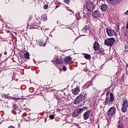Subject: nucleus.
Masks as SVG:
<instances>
[{"mask_svg": "<svg viewBox=\"0 0 128 128\" xmlns=\"http://www.w3.org/2000/svg\"><path fill=\"white\" fill-rule=\"evenodd\" d=\"M110 97L106 98V100L104 102L105 106H110V102H112L114 100V96L112 92L110 93Z\"/></svg>", "mask_w": 128, "mask_h": 128, "instance_id": "obj_2", "label": "nucleus"}, {"mask_svg": "<svg viewBox=\"0 0 128 128\" xmlns=\"http://www.w3.org/2000/svg\"><path fill=\"white\" fill-rule=\"evenodd\" d=\"M10 100H20V98H16V97L11 96V98H10Z\"/></svg>", "mask_w": 128, "mask_h": 128, "instance_id": "obj_26", "label": "nucleus"}, {"mask_svg": "<svg viewBox=\"0 0 128 128\" xmlns=\"http://www.w3.org/2000/svg\"><path fill=\"white\" fill-rule=\"evenodd\" d=\"M78 97L80 99L82 102V100H84L86 99V92H82L78 96Z\"/></svg>", "mask_w": 128, "mask_h": 128, "instance_id": "obj_12", "label": "nucleus"}, {"mask_svg": "<svg viewBox=\"0 0 128 128\" xmlns=\"http://www.w3.org/2000/svg\"><path fill=\"white\" fill-rule=\"evenodd\" d=\"M70 91H68V90H66L64 95L66 96H70Z\"/></svg>", "mask_w": 128, "mask_h": 128, "instance_id": "obj_22", "label": "nucleus"}, {"mask_svg": "<svg viewBox=\"0 0 128 128\" xmlns=\"http://www.w3.org/2000/svg\"><path fill=\"white\" fill-rule=\"evenodd\" d=\"M92 16L93 18H98L100 16V12H98V10L93 12Z\"/></svg>", "mask_w": 128, "mask_h": 128, "instance_id": "obj_13", "label": "nucleus"}, {"mask_svg": "<svg viewBox=\"0 0 128 128\" xmlns=\"http://www.w3.org/2000/svg\"><path fill=\"white\" fill-rule=\"evenodd\" d=\"M45 32H46V30H44Z\"/></svg>", "mask_w": 128, "mask_h": 128, "instance_id": "obj_37", "label": "nucleus"}, {"mask_svg": "<svg viewBox=\"0 0 128 128\" xmlns=\"http://www.w3.org/2000/svg\"><path fill=\"white\" fill-rule=\"evenodd\" d=\"M84 58H85L86 60H90L92 58V56H90V54H84Z\"/></svg>", "mask_w": 128, "mask_h": 128, "instance_id": "obj_19", "label": "nucleus"}, {"mask_svg": "<svg viewBox=\"0 0 128 128\" xmlns=\"http://www.w3.org/2000/svg\"><path fill=\"white\" fill-rule=\"evenodd\" d=\"M65 64H70L72 62V58L70 56H66L64 59Z\"/></svg>", "mask_w": 128, "mask_h": 128, "instance_id": "obj_17", "label": "nucleus"}, {"mask_svg": "<svg viewBox=\"0 0 128 128\" xmlns=\"http://www.w3.org/2000/svg\"><path fill=\"white\" fill-rule=\"evenodd\" d=\"M8 128H14V126H10L8 127Z\"/></svg>", "mask_w": 128, "mask_h": 128, "instance_id": "obj_32", "label": "nucleus"}, {"mask_svg": "<svg viewBox=\"0 0 128 128\" xmlns=\"http://www.w3.org/2000/svg\"><path fill=\"white\" fill-rule=\"evenodd\" d=\"M128 108V100H125L123 102L122 105V112H126Z\"/></svg>", "mask_w": 128, "mask_h": 128, "instance_id": "obj_6", "label": "nucleus"}, {"mask_svg": "<svg viewBox=\"0 0 128 128\" xmlns=\"http://www.w3.org/2000/svg\"><path fill=\"white\" fill-rule=\"evenodd\" d=\"M124 14L126 16H128V10L126 12H124Z\"/></svg>", "mask_w": 128, "mask_h": 128, "instance_id": "obj_31", "label": "nucleus"}, {"mask_svg": "<svg viewBox=\"0 0 128 128\" xmlns=\"http://www.w3.org/2000/svg\"><path fill=\"white\" fill-rule=\"evenodd\" d=\"M82 102V101L78 96H77L74 100V104H80V102Z\"/></svg>", "mask_w": 128, "mask_h": 128, "instance_id": "obj_16", "label": "nucleus"}, {"mask_svg": "<svg viewBox=\"0 0 128 128\" xmlns=\"http://www.w3.org/2000/svg\"><path fill=\"white\" fill-rule=\"evenodd\" d=\"M48 8V4H45L43 7L44 10H46Z\"/></svg>", "mask_w": 128, "mask_h": 128, "instance_id": "obj_29", "label": "nucleus"}, {"mask_svg": "<svg viewBox=\"0 0 128 128\" xmlns=\"http://www.w3.org/2000/svg\"><path fill=\"white\" fill-rule=\"evenodd\" d=\"M54 64H57L56 66L60 70V72L64 70V65H62V60L60 58H56L54 61H53Z\"/></svg>", "mask_w": 128, "mask_h": 128, "instance_id": "obj_1", "label": "nucleus"}, {"mask_svg": "<svg viewBox=\"0 0 128 128\" xmlns=\"http://www.w3.org/2000/svg\"><path fill=\"white\" fill-rule=\"evenodd\" d=\"M46 30H48V28H46Z\"/></svg>", "mask_w": 128, "mask_h": 128, "instance_id": "obj_35", "label": "nucleus"}, {"mask_svg": "<svg viewBox=\"0 0 128 128\" xmlns=\"http://www.w3.org/2000/svg\"><path fill=\"white\" fill-rule=\"evenodd\" d=\"M116 0H106L110 4H114V2H116Z\"/></svg>", "mask_w": 128, "mask_h": 128, "instance_id": "obj_25", "label": "nucleus"}, {"mask_svg": "<svg viewBox=\"0 0 128 128\" xmlns=\"http://www.w3.org/2000/svg\"><path fill=\"white\" fill-rule=\"evenodd\" d=\"M116 42V40L114 38H108L104 40V44L107 46H112L114 42Z\"/></svg>", "mask_w": 128, "mask_h": 128, "instance_id": "obj_3", "label": "nucleus"}, {"mask_svg": "<svg viewBox=\"0 0 128 128\" xmlns=\"http://www.w3.org/2000/svg\"><path fill=\"white\" fill-rule=\"evenodd\" d=\"M100 44L98 42H95L94 43V45L93 46V48L95 52H96V50H100Z\"/></svg>", "mask_w": 128, "mask_h": 128, "instance_id": "obj_11", "label": "nucleus"}, {"mask_svg": "<svg viewBox=\"0 0 128 128\" xmlns=\"http://www.w3.org/2000/svg\"><path fill=\"white\" fill-rule=\"evenodd\" d=\"M96 54H104V48H100L97 50L96 51H95Z\"/></svg>", "mask_w": 128, "mask_h": 128, "instance_id": "obj_15", "label": "nucleus"}, {"mask_svg": "<svg viewBox=\"0 0 128 128\" xmlns=\"http://www.w3.org/2000/svg\"><path fill=\"white\" fill-rule=\"evenodd\" d=\"M70 0H64V2H66V4H68L70 3Z\"/></svg>", "mask_w": 128, "mask_h": 128, "instance_id": "obj_30", "label": "nucleus"}, {"mask_svg": "<svg viewBox=\"0 0 128 128\" xmlns=\"http://www.w3.org/2000/svg\"><path fill=\"white\" fill-rule=\"evenodd\" d=\"M118 128H124V124L122 123H118Z\"/></svg>", "mask_w": 128, "mask_h": 128, "instance_id": "obj_24", "label": "nucleus"}, {"mask_svg": "<svg viewBox=\"0 0 128 128\" xmlns=\"http://www.w3.org/2000/svg\"><path fill=\"white\" fill-rule=\"evenodd\" d=\"M38 45L39 46H46V43H44L42 40H40L38 43Z\"/></svg>", "mask_w": 128, "mask_h": 128, "instance_id": "obj_18", "label": "nucleus"}, {"mask_svg": "<svg viewBox=\"0 0 128 128\" xmlns=\"http://www.w3.org/2000/svg\"><path fill=\"white\" fill-rule=\"evenodd\" d=\"M24 58L26 60H28V58H30V54L28 53V52H27L24 54Z\"/></svg>", "mask_w": 128, "mask_h": 128, "instance_id": "obj_21", "label": "nucleus"}, {"mask_svg": "<svg viewBox=\"0 0 128 128\" xmlns=\"http://www.w3.org/2000/svg\"><path fill=\"white\" fill-rule=\"evenodd\" d=\"M13 108L16 110V108H18V105L16 104H13Z\"/></svg>", "mask_w": 128, "mask_h": 128, "instance_id": "obj_28", "label": "nucleus"}, {"mask_svg": "<svg viewBox=\"0 0 128 128\" xmlns=\"http://www.w3.org/2000/svg\"><path fill=\"white\" fill-rule=\"evenodd\" d=\"M64 70H66V68L64 67Z\"/></svg>", "mask_w": 128, "mask_h": 128, "instance_id": "obj_34", "label": "nucleus"}, {"mask_svg": "<svg viewBox=\"0 0 128 128\" xmlns=\"http://www.w3.org/2000/svg\"><path fill=\"white\" fill-rule=\"evenodd\" d=\"M72 92L74 96H78L80 92V87L76 86V88L72 89Z\"/></svg>", "mask_w": 128, "mask_h": 128, "instance_id": "obj_8", "label": "nucleus"}, {"mask_svg": "<svg viewBox=\"0 0 128 128\" xmlns=\"http://www.w3.org/2000/svg\"><path fill=\"white\" fill-rule=\"evenodd\" d=\"M106 96H108V92H107V93H106Z\"/></svg>", "mask_w": 128, "mask_h": 128, "instance_id": "obj_33", "label": "nucleus"}, {"mask_svg": "<svg viewBox=\"0 0 128 128\" xmlns=\"http://www.w3.org/2000/svg\"><path fill=\"white\" fill-rule=\"evenodd\" d=\"M90 110H88L86 112H85L83 115V118L85 120H88V118H90Z\"/></svg>", "mask_w": 128, "mask_h": 128, "instance_id": "obj_10", "label": "nucleus"}, {"mask_svg": "<svg viewBox=\"0 0 128 128\" xmlns=\"http://www.w3.org/2000/svg\"><path fill=\"white\" fill-rule=\"evenodd\" d=\"M41 18L43 20L44 22H46L47 18L46 14H43L41 16Z\"/></svg>", "mask_w": 128, "mask_h": 128, "instance_id": "obj_20", "label": "nucleus"}, {"mask_svg": "<svg viewBox=\"0 0 128 128\" xmlns=\"http://www.w3.org/2000/svg\"><path fill=\"white\" fill-rule=\"evenodd\" d=\"M116 107L112 106L107 112L108 116H114V114H116Z\"/></svg>", "mask_w": 128, "mask_h": 128, "instance_id": "obj_5", "label": "nucleus"}, {"mask_svg": "<svg viewBox=\"0 0 128 128\" xmlns=\"http://www.w3.org/2000/svg\"><path fill=\"white\" fill-rule=\"evenodd\" d=\"M18 61L20 62V59H18Z\"/></svg>", "mask_w": 128, "mask_h": 128, "instance_id": "obj_36", "label": "nucleus"}, {"mask_svg": "<svg viewBox=\"0 0 128 128\" xmlns=\"http://www.w3.org/2000/svg\"><path fill=\"white\" fill-rule=\"evenodd\" d=\"M100 10L102 12H106L108 10V6L106 4H104L100 6Z\"/></svg>", "mask_w": 128, "mask_h": 128, "instance_id": "obj_14", "label": "nucleus"}, {"mask_svg": "<svg viewBox=\"0 0 128 128\" xmlns=\"http://www.w3.org/2000/svg\"><path fill=\"white\" fill-rule=\"evenodd\" d=\"M2 98H8V100H10V96H8L6 94H4L2 95Z\"/></svg>", "mask_w": 128, "mask_h": 128, "instance_id": "obj_23", "label": "nucleus"}, {"mask_svg": "<svg viewBox=\"0 0 128 128\" xmlns=\"http://www.w3.org/2000/svg\"><path fill=\"white\" fill-rule=\"evenodd\" d=\"M106 32L108 36H114L116 34V32H114V30H112L110 28L106 29Z\"/></svg>", "mask_w": 128, "mask_h": 128, "instance_id": "obj_9", "label": "nucleus"}, {"mask_svg": "<svg viewBox=\"0 0 128 128\" xmlns=\"http://www.w3.org/2000/svg\"><path fill=\"white\" fill-rule=\"evenodd\" d=\"M86 110V108H80L74 110V116H78L80 114H82Z\"/></svg>", "mask_w": 128, "mask_h": 128, "instance_id": "obj_7", "label": "nucleus"}, {"mask_svg": "<svg viewBox=\"0 0 128 128\" xmlns=\"http://www.w3.org/2000/svg\"><path fill=\"white\" fill-rule=\"evenodd\" d=\"M86 8L88 12H92L94 10V2L88 0L86 3Z\"/></svg>", "mask_w": 128, "mask_h": 128, "instance_id": "obj_4", "label": "nucleus"}, {"mask_svg": "<svg viewBox=\"0 0 128 128\" xmlns=\"http://www.w3.org/2000/svg\"><path fill=\"white\" fill-rule=\"evenodd\" d=\"M50 120H54V114H51L49 116Z\"/></svg>", "mask_w": 128, "mask_h": 128, "instance_id": "obj_27", "label": "nucleus"}]
</instances>
